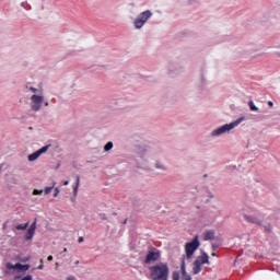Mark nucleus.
<instances>
[{
  "label": "nucleus",
  "mask_w": 280,
  "mask_h": 280,
  "mask_svg": "<svg viewBox=\"0 0 280 280\" xmlns=\"http://www.w3.org/2000/svg\"><path fill=\"white\" fill-rule=\"evenodd\" d=\"M124 224H128V219H126V220L124 221Z\"/></svg>",
  "instance_id": "obj_39"
},
{
  "label": "nucleus",
  "mask_w": 280,
  "mask_h": 280,
  "mask_svg": "<svg viewBox=\"0 0 280 280\" xmlns=\"http://www.w3.org/2000/svg\"><path fill=\"white\" fill-rule=\"evenodd\" d=\"M246 220L250 224H259L260 226H264V220H261V217L249 214L246 217Z\"/></svg>",
  "instance_id": "obj_12"
},
{
  "label": "nucleus",
  "mask_w": 280,
  "mask_h": 280,
  "mask_svg": "<svg viewBox=\"0 0 280 280\" xmlns=\"http://www.w3.org/2000/svg\"><path fill=\"white\" fill-rule=\"evenodd\" d=\"M79 188H80V186H77V185L73 186V196H78Z\"/></svg>",
  "instance_id": "obj_24"
},
{
  "label": "nucleus",
  "mask_w": 280,
  "mask_h": 280,
  "mask_svg": "<svg viewBox=\"0 0 280 280\" xmlns=\"http://www.w3.org/2000/svg\"><path fill=\"white\" fill-rule=\"evenodd\" d=\"M150 19H152V11L147 10L141 12L133 21L135 28L141 30Z\"/></svg>",
  "instance_id": "obj_6"
},
{
  "label": "nucleus",
  "mask_w": 280,
  "mask_h": 280,
  "mask_svg": "<svg viewBox=\"0 0 280 280\" xmlns=\"http://www.w3.org/2000/svg\"><path fill=\"white\" fill-rule=\"evenodd\" d=\"M205 264H211V261H209V255H207V253H202L195 259L192 264V275H200V272L202 271V266H205Z\"/></svg>",
  "instance_id": "obj_5"
},
{
  "label": "nucleus",
  "mask_w": 280,
  "mask_h": 280,
  "mask_svg": "<svg viewBox=\"0 0 280 280\" xmlns=\"http://www.w3.org/2000/svg\"><path fill=\"white\" fill-rule=\"evenodd\" d=\"M67 280H75V277L69 276V277L67 278Z\"/></svg>",
  "instance_id": "obj_31"
},
{
  "label": "nucleus",
  "mask_w": 280,
  "mask_h": 280,
  "mask_svg": "<svg viewBox=\"0 0 280 280\" xmlns=\"http://www.w3.org/2000/svg\"><path fill=\"white\" fill-rule=\"evenodd\" d=\"M135 152L140 160L141 167H148V165H150V153L148 145L137 144L135 147Z\"/></svg>",
  "instance_id": "obj_3"
},
{
  "label": "nucleus",
  "mask_w": 280,
  "mask_h": 280,
  "mask_svg": "<svg viewBox=\"0 0 280 280\" xmlns=\"http://www.w3.org/2000/svg\"><path fill=\"white\" fill-rule=\"evenodd\" d=\"M7 268L9 270H21L22 272H25L27 270H30V265H22L20 262L12 265V264H7Z\"/></svg>",
  "instance_id": "obj_11"
},
{
  "label": "nucleus",
  "mask_w": 280,
  "mask_h": 280,
  "mask_svg": "<svg viewBox=\"0 0 280 280\" xmlns=\"http://www.w3.org/2000/svg\"><path fill=\"white\" fill-rule=\"evenodd\" d=\"M79 264H80V260H77V261L74 262L75 266H78Z\"/></svg>",
  "instance_id": "obj_38"
},
{
  "label": "nucleus",
  "mask_w": 280,
  "mask_h": 280,
  "mask_svg": "<svg viewBox=\"0 0 280 280\" xmlns=\"http://www.w3.org/2000/svg\"><path fill=\"white\" fill-rule=\"evenodd\" d=\"M161 257V252L156 248H151L144 259V264H154V261H159Z\"/></svg>",
  "instance_id": "obj_9"
},
{
  "label": "nucleus",
  "mask_w": 280,
  "mask_h": 280,
  "mask_svg": "<svg viewBox=\"0 0 280 280\" xmlns=\"http://www.w3.org/2000/svg\"><path fill=\"white\" fill-rule=\"evenodd\" d=\"M0 173H1V168H0Z\"/></svg>",
  "instance_id": "obj_46"
},
{
  "label": "nucleus",
  "mask_w": 280,
  "mask_h": 280,
  "mask_svg": "<svg viewBox=\"0 0 280 280\" xmlns=\"http://www.w3.org/2000/svg\"><path fill=\"white\" fill-rule=\"evenodd\" d=\"M43 190L34 189L33 190V196H42Z\"/></svg>",
  "instance_id": "obj_23"
},
{
  "label": "nucleus",
  "mask_w": 280,
  "mask_h": 280,
  "mask_svg": "<svg viewBox=\"0 0 280 280\" xmlns=\"http://www.w3.org/2000/svg\"><path fill=\"white\" fill-rule=\"evenodd\" d=\"M243 121H246V117H240L236 120L222 125L215 129H213L210 132V137L212 139H215L217 137H222V135H229V132H231V130H235V128H237V126H240V124H243Z\"/></svg>",
  "instance_id": "obj_1"
},
{
  "label": "nucleus",
  "mask_w": 280,
  "mask_h": 280,
  "mask_svg": "<svg viewBox=\"0 0 280 280\" xmlns=\"http://www.w3.org/2000/svg\"><path fill=\"white\" fill-rule=\"evenodd\" d=\"M58 194H60V188H55L54 198H58Z\"/></svg>",
  "instance_id": "obj_26"
},
{
  "label": "nucleus",
  "mask_w": 280,
  "mask_h": 280,
  "mask_svg": "<svg viewBox=\"0 0 280 280\" xmlns=\"http://www.w3.org/2000/svg\"><path fill=\"white\" fill-rule=\"evenodd\" d=\"M63 253H67V248H63Z\"/></svg>",
  "instance_id": "obj_43"
},
{
  "label": "nucleus",
  "mask_w": 280,
  "mask_h": 280,
  "mask_svg": "<svg viewBox=\"0 0 280 280\" xmlns=\"http://www.w3.org/2000/svg\"><path fill=\"white\" fill-rule=\"evenodd\" d=\"M45 106H49V103H48V102H46V103H45Z\"/></svg>",
  "instance_id": "obj_41"
},
{
  "label": "nucleus",
  "mask_w": 280,
  "mask_h": 280,
  "mask_svg": "<svg viewBox=\"0 0 280 280\" xmlns=\"http://www.w3.org/2000/svg\"><path fill=\"white\" fill-rule=\"evenodd\" d=\"M210 198H214V197H213V194H210Z\"/></svg>",
  "instance_id": "obj_42"
},
{
  "label": "nucleus",
  "mask_w": 280,
  "mask_h": 280,
  "mask_svg": "<svg viewBox=\"0 0 280 280\" xmlns=\"http://www.w3.org/2000/svg\"><path fill=\"white\" fill-rule=\"evenodd\" d=\"M268 104H269V106H271V107L275 106V103H272V101H269Z\"/></svg>",
  "instance_id": "obj_34"
},
{
  "label": "nucleus",
  "mask_w": 280,
  "mask_h": 280,
  "mask_svg": "<svg viewBox=\"0 0 280 280\" xmlns=\"http://www.w3.org/2000/svg\"><path fill=\"white\" fill-rule=\"evenodd\" d=\"M48 261H54V256H48Z\"/></svg>",
  "instance_id": "obj_33"
},
{
  "label": "nucleus",
  "mask_w": 280,
  "mask_h": 280,
  "mask_svg": "<svg viewBox=\"0 0 280 280\" xmlns=\"http://www.w3.org/2000/svg\"><path fill=\"white\" fill-rule=\"evenodd\" d=\"M28 10H32V5L28 7Z\"/></svg>",
  "instance_id": "obj_44"
},
{
  "label": "nucleus",
  "mask_w": 280,
  "mask_h": 280,
  "mask_svg": "<svg viewBox=\"0 0 280 280\" xmlns=\"http://www.w3.org/2000/svg\"><path fill=\"white\" fill-rule=\"evenodd\" d=\"M36 222H37V221L35 220L34 223L30 226L28 230L36 232Z\"/></svg>",
  "instance_id": "obj_25"
},
{
  "label": "nucleus",
  "mask_w": 280,
  "mask_h": 280,
  "mask_svg": "<svg viewBox=\"0 0 280 280\" xmlns=\"http://www.w3.org/2000/svg\"><path fill=\"white\" fill-rule=\"evenodd\" d=\"M248 106H249L250 110H253V112L259 110V107L256 106L253 101H249V102H248Z\"/></svg>",
  "instance_id": "obj_18"
},
{
  "label": "nucleus",
  "mask_w": 280,
  "mask_h": 280,
  "mask_svg": "<svg viewBox=\"0 0 280 280\" xmlns=\"http://www.w3.org/2000/svg\"><path fill=\"white\" fill-rule=\"evenodd\" d=\"M45 268V265H43V259H40V265L37 267V270H43Z\"/></svg>",
  "instance_id": "obj_27"
},
{
  "label": "nucleus",
  "mask_w": 280,
  "mask_h": 280,
  "mask_svg": "<svg viewBox=\"0 0 280 280\" xmlns=\"http://www.w3.org/2000/svg\"><path fill=\"white\" fill-rule=\"evenodd\" d=\"M52 190H54V186H50V187H46L44 192L46 196H49V194H51Z\"/></svg>",
  "instance_id": "obj_21"
},
{
  "label": "nucleus",
  "mask_w": 280,
  "mask_h": 280,
  "mask_svg": "<svg viewBox=\"0 0 280 280\" xmlns=\"http://www.w3.org/2000/svg\"><path fill=\"white\" fill-rule=\"evenodd\" d=\"M113 147H114V144H113L112 141L107 142V143L104 145V152H110V150H113Z\"/></svg>",
  "instance_id": "obj_17"
},
{
  "label": "nucleus",
  "mask_w": 280,
  "mask_h": 280,
  "mask_svg": "<svg viewBox=\"0 0 280 280\" xmlns=\"http://www.w3.org/2000/svg\"><path fill=\"white\" fill-rule=\"evenodd\" d=\"M49 148H50V145L43 147L42 149L37 150L36 152L30 154L27 156V160L30 161V163H34V161H38V159H40V156H43V154L47 153Z\"/></svg>",
  "instance_id": "obj_10"
},
{
  "label": "nucleus",
  "mask_w": 280,
  "mask_h": 280,
  "mask_svg": "<svg viewBox=\"0 0 280 280\" xmlns=\"http://www.w3.org/2000/svg\"><path fill=\"white\" fill-rule=\"evenodd\" d=\"M101 218H102V220H108V218L104 213L101 214Z\"/></svg>",
  "instance_id": "obj_30"
},
{
  "label": "nucleus",
  "mask_w": 280,
  "mask_h": 280,
  "mask_svg": "<svg viewBox=\"0 0 280 280\" xmlns=\"http://www.w3.org/2000/svg\"><path fill=\"white\" fill-rule=\"evenodd\" d=\"M82 242H84V237H79V243L82 244Z\"/></svg>",
  "instance_id": "obj_32"
},
{
  "label": "nucleus",
  "mask_w": 280,
  "mask_h": 280,
  "mask_svg": "<svg viewBox=\"0 0 280 280\" xmlns=\"http://www.w3.org/2000/svg\"><path fill=\"white\" fill-rule=\"evenodd\" d=\"M200 247V241H198V236H196L191 242L186 243L185 253L186 255L183 257V261H191V257H194V253L198 250Z\"/></svg>",
  "instance_id": "obj_4"
},
{
  "label": "nucleus",
  "mask_w": 280,
  "mask_h": 280,
  "mask_svg": "<svg viewBox=\"0 0 280 280\" xmlns=\"http://www.w3.org/2000/svg\"><path fill=\"white\" fill-rule=\"evenodd\" d=\"M215 248H218V246L213 245V246H212V250H215Z\"/></svg>",
  "instance_id": "obj_37"
},
{
  "label": "nucleus",
  "mask_w": 280,
  "mask_h": 280,
  "mask_svg": "<svg viewBox=\"0 0 280 280\" xmlns=\"http://www.w3.org/2000/svg\"><path fill=\"white\" fill-rule=\"evenodd\" d=\"M28 10H32V5L28 7Z\"/></svg>",
  "instance_id": "obj_45"
},
{
  "label": "nucleus",
  "mask_w": 280,
  "mask_h": 280,
  "mask_svg": "<svg viewBox=\"0 0 280 280\" xmlns=\"http://www.w3.org/2000/svg\"><path fill=\"white\" fill-rule=\"evenodd\" d=\"M63 185H65V186L69 185V180H65V182H63Z\"/></svg>",
  "instance_id": "obj_35"
},
{
  "label": "nucleus",
  "mask_w": 280,
  "mask_h": 280,
  "mask_svg": "<svg viewBox=\"0 0 280 280\" xmlns=\"http://www.w3.org/2000/svg\"><path fill=\"white\" fill-rule=\"evenodd\" d=\"M28 91H32V93H34V95H43V90L30 86Z\"/></svg>",
  "instance_id": "obj_16"
},
{
  "label": "nucleus",
  "mask_w": 280,
  "mask_h": 280,
  "mask_svg": "<svg viewBox=\"0 0 280 280\" xmlns=\"http://www.w3.org/2000/svg\"><path fill=\"white\" fill-rule=\"evenodd\" d=\"M36 232L34 230H27L26 232V240H32V237H34V234Z\"/></svg>",
  "instance_id": "obj_20"
},
{
  "label": "nucleus",
  "mask_w": 280,
  "mask_h": 280,
  "mask_svg": "<svg viewBox=\"0 0 280 280\" xmlns=\"http://www.w3.org/2000/svg\"><path fill=\"white\" fill-rule=\"evenodd\" d=\"M155 168L156 170H162V172H166L167 166H165V164H163L162 162L156 161L155 162Z\"/></svg>",
  "instance_id": "obj_15"
},
{
  "label": "nucleus",
  "mask_w": 280,
  "mask_h": 280,
  "mask_svg": "<svg viewBox=\"0 0 280 280\" xmlns=\"http://www.w3.org/2000/svg\"><path fill=\"white\" fill-rule=\"evenodd\" d=\"M264 228H265V231H266L267 233H270V232L272 231V225H270V224L264 225Z\"/></svg>",
  "instance_id": "obj_22"
},
{
  "label": "nucleus",
  "mask_w": 280,
  "mask_h": 280,
  "mask_svg": "<svg viewBox=\"0 0 280 280\" xmlns=\"http://www.w3.org/2000/svg\"><path fill=\"white\" fill-rule=\"evenodd\" d=\"M180 271H182V280H191V276L187 273V269L185 267V260H182ZM172 279L180 280V273L178 271H174L172 275Z\"/></svg>",
  "instance_id": "obj_8"
},
{
  "label": "nucleus",
  "mask_w": 280,
  "mask_h": 280,
  "mask_svg": "<svg viewBox=\"0 0 280 280\" xmlns=\"http://www.w3.org/2000/svg\"><path fill=\"white\" fill-rule=\"evenodd\" d=\"M22 280H34L32 276L27 275L26 277L22 278Z\"/></svg>",
  "instance_id": "obj_28"
},
{
  "label": "nucleus",
  "mask_w": 280,
  "mask_h": 280,
  "mask_svg": "<svg viewBox=\"0 0 280 280\" xmlns=\"http://www.w3.org/2000/svg\"><path fill=\"white\" fill-rule=\"evenodd\" d=\"M259 23H261V25H270L272 23V15L270 12L264 13L259 20Z\"/></svg>",
  "instance_id": "obj_13"
},
{
  "label": "nucleus",
  "mask_w": 280,
  "mask_h": 280,
  "mask_svg": "<svg viewBox=\"0 0 280 280\" xmlns=\"http://www.w3.org/2000/svg\"><path fill=\"white\" fill-rule=\"evenodd\" d=\"M215 237V232L213 231H207L203 233V240H214Z\"/></svg>",
  "instance_id": "obj_14"
},
{
  "label": "nucleus",
  "mask_w": 280,
  "mask_h": 280,
  "mask_svg": "<svg viewBox=\"0 0 280 280\" xmlns=\"http://www.w3.org/2000/svg\"><path fill=\"white\" fill-rule=\"evenodd\" d=\"M21 7H22V8H25V2H22V3H21Z\"/></svg>",
  "instance_id": "obj_36"
},
{
  "label": "nucleus",
  "mask_w": 280,
  "mask_h": 280,
  "mask_svg": "<svg viewBox=\"0 0 280 280\" xmlns=\"http://www.w3.org/2000/svg\"><path fill=\"white\" fill-rule=\"evenodd\" d=\"M43 104H45V95L33 94L31 96V110H33L34 113H38V110L43 108Z\"/></svg>",
  "instance_id": "obj_7"
},
{
  "label": "nucleus",
  "mask_w": 280,
  "mask_h": 280,
  "mask_svg": "<svg viewBox=\"0 0 280 280\" xmlns=\"http://www.w3.org/2000/svg\"><path fill=\"white\" fill-rule=\"evenodd\" d=\"M30 226V223L19 224L16 225L18 231H25Z\"/></svg>",
  "instance_id": "obj_19"
},
{
  "label": "nucleus",
  "mask_w": 280,
  "mask_h": 280,
  "mask_svg": "<svg viewBox=\"0 0 280 280\" xmlns=\"http://www.w3.org/2000/svg\"><path fill=\"white\" fill-rule=\"evenodd\" d=\"M152 280H167L170 277V267L167 264H159L150 268Z\"/></svg>",
  "instance_id": "obj_2"
},
{
  "label": "nucleus",
  "mask_w": 280,
  "mask_h": 280,
  "mask_svg": "<svg viewBox=\"0 0 280 280\" xmlns=\"http://www.w3.org/2000/svg\"><path fill=\"white\" fill-rule=\"evenodd\" d=\"M75 185L80 187V176H77Z\"/></svg>",
  "instance_id": "obj_29"
},
{
  "label": "nucleus",
  "mask_w": 280,
  "mask_h": 280,
  "mask_svg": "<svg viewBox=\"0 0 280 280\" xmlns=\"http://www.w3.org/2000/svg\"><path fill=\"white\" fill-rule=\"evenodd\" d=\"M211 257H215V253H212V254H211Z\"/></svg>",
  "instance_id": "obj_40"
}]
</instances>
